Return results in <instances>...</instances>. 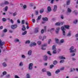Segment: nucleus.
Masks as SVG:
<instances>
[{
	"label": "nucleus",
	"instance_id": "f257e3e1",
	"mask_svg": "<svg viewBox=\"0 0 78 78\" xmlns=\"http://www.w3.org/2000/svg\"><path fill=\"white\" fill-rule=\"evenodd\" d=\"M74 49V47L73 46H72L69 49V50H70V53H73L74 52H75L76 51V49L75 48V49L73 50V51H72V50H73Z\"/></svg>",
	"mask_w": 78,
	"mask_h": 78
},
{
	"label": "nucleus",
	"instance_id": "f03ea898",
	"mask_svg": "<svg viewBox=\"0 0 78 78\" xmlns=\"http://www.w3.org/2000/svg\"><path fill=\"white\" fill-rule=\"evenodd\" d=\"M17 27V26L16 24L12 25H11V28L12 29H15Z\"/></svg>",
	"mask_w": 78,
	"mask_h": 78
},
{
	"label": "nucleus",
	"instance_id": "7ed1b4c3",
	"mask_svg": "<svg viewBox=\"0 0 78 78\" xmlns=\"http://www.w3.org/2000/svg\"><path fill=\"white\" fill-rule=\"evenodd\" d=\"M32 66H33V63H30L29 65V70H31L32 69Z\"/></svg>",
	"mask_w": 78,
	"mask_h": 78
},
{
	"label": "nucleus",
	"instance_id": "20e7f679",
	"mask_svg": "<svg viewBox=\"0 0 78 78\" xmlns=\"http://www.w3.org/2000/svg\"><path fill=\"white\" fill-rule=\"evenodd\" d=\"M5 44V42L4 41H3L2 42V40L1 39H0V46H3V45H4Z\"/></svg>",
	"mask_w": 78,
	"mask_h": 78
},
{
	"label": "nucleus",
	"instance_id": "39448f33",
	"mask_svg": "<svg viewBox=\"0 0 78 78\" xmlns=\"http://www.w3.org/2000/svg\"><path fill=\"white\" fill-rule=\"evenodd\" d=\"M34 33H37L39 32V28L37 27L35 29L34 31Z\"/></svg>",
	"mask_w": 78,
	"mask_h": 78
},
{
	"label": "nucleus",
	"instance_id": "423d86ee",
	"mask_svg": "<svg viewBox=\"0 0 78 78\" xmlns=\"http://www.w3.org/2000/svg\"><path fill=\"white\" fill-rule=\"evenodd\" d=\"M56 9H57V6L55 5L53 10L54 12H55L56 11Z\"/></svg>",
	"mask_w": 78,
	"mask_h": 78
},
{
	"label": "nucleus",
	"instance_id": "0eeeda50",
	"mask_svg": "<svg viewBox=\"0 0 78 78\" xmlns=\"http://www.w3.org/2000/svg\"><path fill=\"white\" fill-rule=\"evenodd\" d=\"M42 19L44 21H48V18L47 17L42 18Z\"/></svg>",
	"mask_w": 78,
	"mask_h": 78
},
{
	"label": "nucleus",
	"instance_id": "6e6552de",
	"mask_svg": "<svg viewBox=\"0 0 78 78\" xmlns=\"http://www.w3.org/2000/svg\"><path fill=\"white\" fill-rule=\"evenodd\" d=\"M64 27L66 29H69V27H70V26L69 25H64Z\"/></svg>",
	"mask_w": 78,
	"mask_h": 78
},
{
	"label": "nucleus",
	"instance_id": "1a4fd4ad",
	"mask_svg": "<svg viewBox=\"0 0 78 78\" xmlns=\"http://www.w3.org/2000/svg\"><path fill=\"white\" fill-rule=\"evenodd\" d=\"M44 61H47V59H48V56L47 55H44Z\"/></svg>",
	"mask_w": 78,
	"mask_h": 78
},
{
	"label": "nucleus",
	"instance_id": "9d476101",
	"mask_svg": "<svg viewBox=\"0 0 78 78\" xmlns=\"http://www.w3.org/2000/svg\"><path fill=\"white\" fill-rule=\"evenodd\" d=\"M60 28L59 27L57 28L56 30V32L57 33V34H58V33L59 32V31L60 30Z\"/></svg>",
	"mask_w": 78,
	"mask_h": 78
},
{
	"label": "nucleus",
	"instance_id": "9b49d317",
	"mask_svg": "<svg viewBox=\"0 0 78 78\" xmlns=\"http://www.w3.org/2000/svg\"><path fill=\"white\" fill-rule=\"evenodd\" d=\"M59 58L61 59H66V58L64 57L63 56H60Z\"/></svg>",
	"mask_w": 78,
	"mask_h": 78
},
{
	"label": "nucleus",
	"instance_id": "f8f14e48",
	"mask_svg": "<svg viewBox=\"0 0 78 78\" xmlns=\"http://www.w3.org/2000/svg\"><path fill=\"white\" fill-rule=\"evenodd\" d=\"M8 19L9 20V21L11 22L12 23H14V21H13L12 20V19L10 20V19L9 18H8Z\"/></svg>",
	"mask_w": 78,
	"mask_h": 78
},
{
	"label": "nucleus",
	"instance_id": "ddd939ff",
	"mask_svg": "<svg viewBox=\"0 0 78 78\" xmlns=\"http://www.w3.org/2000/svg\"><path fill=\"white\" fill-rule=\"evenodd\" d=\"M48 9V11H49V12H50L51 11V8H50V7L48 6L47 8Z\"/></svg>",
	"mask_w": 78,
	"mask_h": 78
},
{
	"label": "nucleus",
	"instance_id": "4468645a",
	"mask_svg": "<svg viewBox=\"0 0 78 78\" xmlns=\"http://www.w3.org/2000/svg\"><path fill=\"white\" fill-rule=\"evenodd\" d=\"M70 0H68L67 1L66 5H70Z\"/></svg>",
	"mask_w": 78,
	"mask_h": 78
},
{
	"label": "nucleus",
	"instance_id": "2eb2a0df",
	"mask_svg": "<svg viewBox=\"0 0 78 78\" xmlns=\"http://www.w3.org/2000/svg\"><path fill=\"white\" fill-rule=\"evenodd\" d=\"M53 64H54V65H56V64H57L58 63V61H57L56 60H55L54 62H53Z\"/></svg>",
	"mask_w": 78,
	"mask_h": 78
},
{
	"label": "nucleus",
	"instance_id": "dca6fc26",
	"mask_svg": "<svg viewBox=\"0 0 78 78\" xmlns=\"http://www.w3.org/2000/svg\"><path fill=\"white\" fill-rule=\"evenodd\" d=\"M47 75H48V76H50L51 75V73L48 72H47Z\"/></svg>",
	"mask_w": 78,
	"mask_h": 78
},
{
	"label": "nucleus",
	"instance_id": "f3484780",
	"mask_svg": "<svg viewBox=\"0 0 78 78\" xmlns=\"http://www.w3.org/2000/svg\"><path fill=\"white\" fill-rule=\"evenodd\" d=\"M31 50L29 51L28 52V55H31Z\"/></svg>",
	"mask_w": 78,
	"mask_h": 78
},
{
	"label": "nucleus",
	"instance_id": "a211bd4d",
	"mask_svg": "<svg viewBox=\"0 0 78 78\" xmlns=\"http://www.w3.org/2000/svg\"><path fill=\"white\" fill-rule=\"evenodd\" d=\"M59 72H60V70H59L58 69L57 70H56L55 71V73L56 74H58V73H59Z\"/></svg>",
	"mask_w": 78,
	"mask_h": 78
},
{
	"label": "nucleus",
	"instance_id": "6ab92c4d",
	"mask_svg": "<svg viewBox=\"0 0 78 78\" xmlns=\"http://www.w3.org/2000/svg\"><path fill=\"white\" fill-rule=\"evenodd\" d=\"M4 4V5H8L9 4V2L8 1H5Z\"/></svg>",
	"mask_w": 78,
	"mask_h": 78
},
{
	"label": "nucleus",
	"instance_id": "aec40b11",
	"mask_svg": "<svg viewBox=\"0 0 78 78\" xmlns=\"http://www.w3.org/2000/svg\"><path fill=\"white\" fill-rule=\"evenodd\" d=\"M55 25H57V26H59L60 25V23H59L57 22L55 23Z\"/></svg>",
	"mask_w": 78,
	"mask_h": 78
},
{
	"label": "nucleus",
	"instance_id": "412c9836",
	"mask_svg": "<svg viewBox=\"0 0 78 78\" xmlns=\"http://www.w3.org/2000/svg\"><path fill=\"white\" fill-rule=\"evenodd\" d=\"M55 41H56V43H58L59 42V39L57 38H55Z\"/></svg>",
	"mask_w": 78,
	"mask_h": 78
},
{
	"label": "nucleus",
	"instance_id": "4be33fe9",
	"mask_svg": "<svg viewBox=\"0 0 78 78\" xmlns=\"http://www.w3.org/2000/svg\"><path fill=\"white\" fill-rule=\"evenodd\" d=\"M61 29L62 30V31H65V29H64V27H61Z\"/></svg>",
	"mask_w": 78,
	"mask_h": 78
},
{
	"label": "nucleus",
	"instance_id": "5701e85b",
	"mask_svg": "<svg viewBox=\"0 0 78 78\" xmlns=\"http://www.w3.org/2000/svg\"><path fill=\"white\" fill-rule=\"evenodd\" d=\"M41 17H42V16L40 15V16H38V19H37V20H40Z\"/></svg>",
	"mask_w": 78,
	"mask_h": 78
},
{
	"label": "nucleus",
	"instance_id": "b1692460",
	"mask_svg": "<svg viewBox=\"0 0 78 78\" xmlns=\"http://www.w3.org/2000/svg\"><path fill=\"white\" fill-rule=\"evenodd\" d=\"M27 31H25V32H23L22 33V35H25L27 34Z\"/></svg>",
	"mask_w": 78,
	"mask_h": 78
},
{
	"label": "nucleus",
	"instance_id": "393cba45",
	"mask_svg": "<svg viewBox=\"0 0 78 78\" xmlns=\"http://www.w3.org/2000/svg\"><path fill=\"white\" fill-rule=\"evenodd\" d=\"M30 41L28 40L27 41H26L25 44H30Z\"/></svg>",
	"mask_w": 78,
	"mask_h": 78
},
{
	"label": "nucleus",
	"instance_id": "a878e982",
	"mask_svg": "<svg viewBox=\"0 0 78 78\" xmlns=\"http://www.w3.org/2000/svg\"><path fill=\"white\" fill-rule=\"evenodd\" d=\"M68 11L69 12H72V10H71V9H70L68 8Z\"/></svg>",
	"mask_w": 78,
	"mask_h": 78
},
{
	"label": "nucleus",
	"instance_id": "bb28decb",
	"mask_svg": "<svg viewBox=\"0 0 78 78\" xmlns=\"http://www.w3.org/2000/svg\"><path fill=\"white\" fill-rule=\"evenodd\" d=\"M43 12H44V9H42L40 10V12L41 14H42Z\"/></svg>",
	"mask_w": 78,
	"mask_h": 78
},
{
	"label": "nucleus",
	"instance_id": "cd10ccee",
	"mask_svg": "<svg viewBox=\"0 0 78 78\" xmlns=\"http://www.w3.org/2000/svg\"><path fill=\"white\" fill-rule=\"evenodd\" d=\"M52 49V50H55L56 49V47L55 45H53Z\"/></svg>",
	"mask_w": 78,
	"mask_h": 78
},
{
	"label": "nucleus",
	"instance_id": "c85d7f7f",
	"mask_svg": "<svg viewBox=\"0 0 78 78\" xmlns=\"http://www.w3.org/2000/svg\"><path fill=\"white\" fill-rule=\"evenodd\" d=\"M30 78V74H27L26 78Z\"/></svg>",
	"mask_w": 78,
	"mask_h": 78
},
{
	"label": "nucleus",
	"instance_id": "c756f323",
	"mask_svg": "<svg viewBox=\"0 0 78 78\" xmlns=\"http://www.w3.org/2000/svg\"><path fill=\"white\" fill-rule=\"evenodd\" d=\"M15 42H19L20 41V40H19V39H16L15 40Z\"/></svg>",
	"mask_w": 78,
	"mask_h": 78
},
{
	"label": "nucleus",
	"instance_id": "7c9ffc66",
	"mask_svg": "<svg viewBox=\"0 0 78 78\" xmlns=\"http://www.w3.org/2000/svg\"><path fill=\"white\" fill-rule=\"evenodd\" d=\"M2 20L3 22H5L6 21V18H2Z\"/></svg>",
	"mask_w": 78,
	"mask_h": 78
},
{
	"label": "nucleus",
	"instance_id": "2f4dec72",
	"mask_svg": "<svg viewBox=\"0 0 78 78\" xmlns=\"http://www.w3.org/2000/svg\"><path fill=\"white\" fill-rule=\"evenodd\" d=\"M44 32V30L42 29L41 31V34H43Z\"/></svg>",
	"mask_w": 78,
	"mask_h": 78
},
{
	"label": "nucleus",
	"instance_id": "473e14b6",
	"mask_svg": "<svg viewBox=\"0 0 78 78\" xmlns=\"http://www.w3.org/2000/svg\"><path fill=\"white\" fill-rule=\"evenodd\" d=\"M55 30V28H52L51 29L50 31L51 32L52 31H53Z\"/></svg>",
	"mask_w": 78,
	"mask_h": 78
},
{
	"label": "nucleus",
	"instance_id": "72a5a7b5",
	"mask_svg": "<svg viewBox=\"0 0 78 78\" xmlns=\"http://www.w3.org/2000/svg\"><path fill=\"white\" fill-rule=\"evenodd\" d=\"M3 66L4 67H6L7 66V65L5 63H4L3 64Z\"/></svg>",
	"mask_w": 78,
	"mask_h": 78
},
{
	"label": "nucleus",
	"instance_id": "f704fd0d",
	"mask_svg": "<svg viewBox=\"0 0 78 78\" xmlns=\"http://www.w3.org/2000/svg\"><path fill=\"white\" fill-rule=\"evenodd\" d=\"M3 75H6L7 73L6 71H4L3 73Z\"/></svg>",
	"mask_w": 78,
	"mask_h": 78
},
{
	"label": "nucleus",
	"instance_id": "c9c22d12",
	"mask_svg": "<svg viewBox=\"0 0 78 78\" xmlns=\"http://www.w3.org/2000/svg\"><path fill=\"white\" fill-rule=\"evenodd\" d=\"M60 42L61 43H64V40L63 39H62L60 40Z\"/></svg>",
	"mask_w": 78,
	"mask_h": 78
},
{
	"label": "nucleus",
	"instance_id": "e433bc0d",
	"mask_svg": "<svg viewBox=\"0 0 78 78\" xmlns=\"http://www.w3.org/2000/svg\"><path fill=\"white\" fill-rule=\"evenodd\" d=\"M8 6H6L5 8V11H7V10H8Z\"/></svg>",
	"mask_w": 78,
	"mask_h": 78
},
{
	"label": "nucleus",
	"instance_id": "4c0bfd02",
	"mask_svg": "<svg viewBox=\"0 0 78 78\" xmlns=\"http://www.w3.org/2000/svg\"><path fill=\"white\" fill-rule=\"evenodd\" d=\"M78 22V20H76L75 21H74L73 23H76Z\"/></svg>",
	"mask_w": 78,
	"mask_h": 78
},
{
	"label": "nucleus",
	"instance_id": "58836bf2",
	"mask_svg": "<svg viewBox=\"0 0 78 78\" xmlns=\"http://www.w3.org/2000/svg\"><path fill=\"white\" fill-rule=\"evenodd\" d=\"M42 71L43 72H45L46 71V69H45V68H44L42 69Z\"/></svg>",
	"mask_w": 78,
	"mask_h": 78
},
{
	"label": "nucleus",
	"instance_id": "ea45409f",
	"mask_svg": "<svg viewBox=\"0 0 78 78\" xmlns=\"http://www.w3.org/2000/svg\"><path fill=\"white\" fill-rule=\"evenodd\" d=\"M25 30H26V28H25V27H23V28H22V30L23 31H25Z\"/></svg>",
	"mask_w": 78,
	"mask_h": 78
},
{
	"label": "nucleus",
	"instance_id": "a19ab883",
	"mask_svg": "<svg viewBox=\"0 0 78 78\" xmlns=\"http://www.w3.org/2000/svg\"><path fill=\"white\" fill-rule=\"evenodd\" d=\"M48 54V55H51V53H50V51H48L47 52Z\"/></svg>",
	"mask_w": 78,
	"mask_h": 78
},
{
	"label": "nucleus",
	"instance_id": "79ce46f5",
	"mask_svg": "<svg viewBox=\"0 0 78 78\" xmlns=\"http://www.w3.org/2000/svg\"><path fill=\"white\" fill-rule=\"evenodd\" d=\"M54 67L53 65H51L50 66V68H51V69H52V67Z\"/></svg>",
	"mask_w": 78,
	"mask_h": 78
},
{
	"label": "nucleus",
	"instance_id": "37998d69",
	"mask_svg": "<svg viewBox=\"0 0 78 78\" xmlns=\"http://www.w3.org/2000/svg\"><path fill=\"white\" fill-rule=\"evenodd\" d=\"M41 41H38V45H41Z\"/></svg>",
	"mask_w": 78,
	"mask_h": 78
},
{
	"label": "nucleus",
	"instance_id": "c03bdc74",
	"mask_svg": "<svg viewBox=\"0 0 78 78\" xmlns=\"http://www.w3.org/2000/svg\"><path fill=\"white\" fill-rule=\"evenodd\" d=\"M22 24L23 25V24H24V23H25V20H23L22 21Z\"/></svg>",
	"mask_w": 78,
	"mask_h": 78
},
{
	"label": "nucleus",
	"instance_id": "a18cd8bd",
	"mask_svg": "<svg viewBox=\"0 0 78 78\" xmlns=\"http://www.w3.org/2000/svg\"><path fill=\"white\" fill-rule=\"evenodd\" d=\"M46 46H47V44H44V45H42V47H46Z\"/></svg>",
	"mask_w": 78,
	"mask_h": 78
},
{
	"label": "nucleus",
	"instance_id": "49530a36",
	"mask_svg": "<svg viewBox=\"0 0 78 78\" xmlns=\"http://www.w3.org/2000/svg\"><path fill=\"white\" fill-rule=\"evenodd\" d=\"M74 70H75V69L72 68L71 69L70 72H73V71H74Z\"/></svg>",
	"mask_w": 78,
	"mask_h": 78
},
{
	"label": "nucleus",
	"instance_id": "de8ad7c7",
	"mask_svg": "<svg viewBox=\"0 0 78 78\" xmlns=\"http://www.w3.org/2000/svg\"><path fill=\"white\" fill-rule=\"evenodd\" d=\"M3 32H4V33H6V32H7V30L6 29H5L3 30Z\"/></svg>",
	"mask_w": 78,
	"mask_h": 78
},
{
	"label": "nucleus",
	"instance_id": "09e8293b",
	"mask_svg": "<svg viewBox=\"0 0 78 78\" xmlns=\"http://www.w3.org/2000/svg\"><path fill=\"white\" fill-rule=\"evenodd\" d=\"M63 35H64V36H65V35H66V33L65 32V30L64 31H63Z\"/></svg>",
	"mask_w": 78,
	"mask_h": 78
},
{
	"label": "nucleus",
	"instance_id": "8fccbe9b",
	"mask_svg": "<svg viewBox=\"0 0 78 78\" xmlns=\"http://www.w3.org/2000/svg\"><path fill=\"white\" fill-rule=\"evenodd\" d=\"M73 12L75 13V14H76V15H77V12H76V11H74Z\"/></svg>",
	"mask_w": 78,
	"mask_h": 78
},
{
	"label": "nucleus",
	"instance_id": "3c124183",
	"mask_svg": "<svg viewBox=\"0 0 78 78\" xmlns=\"http://www.w3.org/2000/svg\"><path fill=\"white\" fill-rule=\"evenodd\" d=\"M61 18L62 19H64V16L62 15H61Z\"/></svg>",
	"mask_w": 78,
	"mask_h": 78
},
{
	"label": "nucleus",
	"instance_id": "603ef678",
	"mask_svg": "<svg viewBox=\"0 0 78 78\" xmlns=\"http://www.w3.org/2000/svg\"><path fill=\"white\" fill-rule=\"evenodd\" d=\"M64 62V60H61L60 61V63H61L62 62Z\"/></svg>",
	"mask_w": 78,
	"mask_h": 78
},
{
	"label": "nucleus",
	"instance_id": "864d4df0",
	"mask_svg": "<svg viewBox=\"0 0 78 78\" xmlns=\"http://www.w3.org/2000/svg\"><path fill=\"white\" fill-rule=\"evenodd\" d=\"M20 66H23V64H22V62H20Z\"/></svg>",
	"mask_w": 78,
	"mask_h": 78
},
{
	"label": "nucleus",
	"instance_id": "5fc2aeb1",
	"mask_svg": "<svg viewBox=\"0 0 78 78\" xmlns=\"http://www.w3.org/2000/svg\"><path fill=\"white\" fill-rule=\"evenodd\" d=\"M23 7L24 9H26V8H27V5H24L23 6Z\"/></svg>",
	"mask_w": 78,
	"mask_h": 78
},
{
	"label": "nucleus",
	"instance_id": "6e6d98bb",
	"mask_svg": "<svg viewBox=\"0 0 78 78\" xmlns=\"http://www.w3.org/2000/svg\"><path fill=\"white\" fill-rule=\"evenodd\" d=\"M15 78H20L19 77V76H17V75H15Z\"/></svg>",
	"mask_w": 78,
	"mask_h": 78
},
{
	"label": "nucleus",
	"instance_id": "4d7b16f0",
	"mask_svg": "<svg viewBox=\"0 0 78 78\" xmlns=\"http://www.w3.org/2000/svg\"><path fill=\"white\" fill-rule=\"evenodd\" d=\"M16 14H17V13L16 12L14 13L13 14V16H16Z\"/></svg>",
	"mask_w": 78,
	"mask_h": 78
},
{
	"label": "nucleus",
	"instance_id": "13d9d810",
	"mask_svg": "<svg viewBox=\"0 0 78 78\" xmlns=\"http://www.w3.org/2000/svg\"><path fill=\"white\" fill-rule=\"evenodd\" d=\"M41 49L42 50H45V48H43V47H41Z\"/></svg>",
	"mask_w": 78,
	"mask_h": 78
},
{
	"label": "nucleus",
	"instance_id": "bf43d9fd",
	"mask_svg": "<svg viewBox=\"0 0 78 78\" xmlns=\"http://www.w3.org/2000/svg\"><path fill=\"white\" fill-rule=\"evenodd\" d=\"M53 53L56 54V53H57V52H56V50H54V51H53Z\"/></svg>",
	"mask_w": 78,
	"mask_h": 78
},
{
	"label": "nucleus",
	"instance_id": "052dcab7",
	"mask_svg": "<svg viewBox=\"0 0 78 78\" xmlns=\"http://www.w3.org/2000/svg\"><path fill=\"white\" fill-rule=\"evenodd\" d=\"M32 45H36V44L35 43H33L32 44Z\"/></svg>",
	"mask_w": 78,
	"mask_h": 78
},
{
	"label": "nucleus",
	"instance_id": "680f3d73",
	"mask_svg": "<svg viewBox=\"0 0 78 78\" xmlns=\"http://www.w3.org/2000/svg\"><path fill=\"white\" fill-rule=\"evenodd\" d=\"M17 22L19 23H20V20H17Z\"/></svg>",
	"mask_w": 78,
	"mask_h": 78
},
{
	"label": "nucleus",
	"instance_id": "e2e57ef3",
	"mask_svg": "<svg viewBox=\"0 0 78 78\" xmlns=\"http://www.w3.org/2000/svg\"><path fill=\"white\" fill-rule=\"evenodd\" d=\"M54 0H51V3L53 4Z\"/></svg>",
	"mask_w": 78,
	"mask_h": 78
},
{
	"label": "nucleus",
	"instance_id": "0e129e2a",
	"mask_svg": "<svg viewBox=\"0 0 78 78\" xmlns=\"http://www.w3.org/2000/svg\"><path fill=\"white\" fill-rule=\"evenodd\" d=\"M75 53H74L71 55V56H75Z\"/></svg>",
	"mask_w": 78,
	"mask_h": 78
},
{
	"label": "nucleus",
	"instance_id": "69168bd1",
	"mask_svg": "<svg viewBox=\"0 0 78 78\" xmlns=\"http://www.w3.org/2000/svg\"><path fill=\"white\" fill-rule=\"evenodd\" d=\"M33 23H34V22H35V19H33Z\"/></svg>",
	"mask_w": 78,
	"mask_h": 78
},
{
	"label": "nucleus",
	"instance_id": "338daca9",
	"mask_svg": "<svg viewBox=\"0 0 78 78\" xmlns=\"http://www.w3.org/2000/svg\"><path fill=\"white\" fill-rule=\"evenodd\" d=\"M67 36H70V33H69Z\"/></svg>",
	"mask_w": 78,
	"mask_h": 78
},
{
	"label": "nucleus",
	"instance_id": "774afa93",
	"mask_svg": "<svg viewBox=\"0 0 78 78\" xmlns=\"http://www.w3.org/2000/svg\"><path fill=\"white\" fill-rule=\"evenodd\" d=\"M22 58H25V56L24 55H23L22 56Z\"/></svg>",
	"mask_w": 78,
	"mask_h": 78
}]
</instances>
